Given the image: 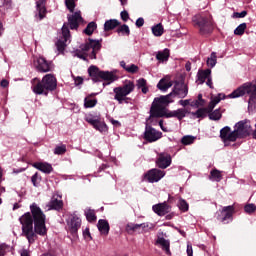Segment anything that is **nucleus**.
Instances as JSON below:
<instances>
[{"mask_svg":"<svg viewBox=\"0 0 256 256\" xmlns=\"http://www.w3.org/2000/svg\"><path fill=\"white\" fill-rule=\"evenodd\" d=\"M36 69L40 71V73H49L53 69V64L51 62H47L45 58L40 57L37 59Z\"/></svg>","mask_w":256,"mask_h":256,"instance_id":"nucleus-19","label":"nucleus"},{"mask_svg":"<svg viewBox=\"0 0 256 256\" xmlns=\"http://www.w3.org/2000/svg\"><path fill=\"white\" fill-rule=\"evenodd\" d=\"M158 125H159L160 129H161L162 131H164V133H168L169 128L165 127V125L163 124V120H160V121L158 122Z\"/></svg>","mask_w":256,"mask_h":256,"instance_id":"nucleus-58","label":"nucleus"},{"mask_svg":"<svg viewBox=\"0 0 256 256\" xmlns=\"http://www.w3.org/2000/svg\"><path fill=\"white\" fill-rule=\"evenodd\" d=\"M135 90V83L133 81L128 80L122 87H117L114 89V93H116V97H127L129 93H133Z\"/></svg>","mask_w":256,"mask_h":256,"instance_id":"nucleus-13","label":"nucleus"},{"mask_svg":"<svg viewBox=\"0 0 256 256\" xmlns=\"http://www.w3.org/2000/svg\"><path fill=\"white\" fill-rule=\"evenodd\" d=\"M152 210L154 213H156V215H158V217H165V215L171 211V207L169 204H167V202H163L153 205Z\"/></svg>","mask_w":256,"mask_h":256,"instance_id":"nucleus-18","label":"nucleus"},{"mask_svg":"<svg viewBox=\"0 0 256 256\" xmlns=\"http://www.w3.org/2000/svg\"><path fill=\"white\" fill-rule=\"evenodd\" d=\"M83 21V17H81V11L75 12L74 14L68 16V23H65L62 26V32L59 40L56 42V47L60 53L65 51V47H67L68 43H71V32L70 29H78L79 24Z\"/></svg>","mask_w":256,"mask_h":256,"instance_id":"nucleus-2","label":"nucleus"},{"mask_svg":"<svg viewBox=\"0 0 256 256\" xmlns=\"http://www.w3.org/2000/svg\"><path fill=\"white\" fill-rule=\"evenodd\" d=\"M116 27H119V21L116 19L107 20L104 24V31H113Z\"/></svg>","mask_w":256,"mask_h":256,"instance_id":"nucleus-32","label":"nucleus"},{"mask_svg":"<svg viewBox=\"0 0 256 256\" xmlns=\"http://www.w3.org/2000/svg\"><path fill=\"white\" fill-rule=\"evenodd\" d=\"M209 179L210 181H215L216 183H219L221 179H223V175H221V171L213 169L210 172Z\"/></svg>","mask_w":256,"mask_h":256,"instance_id":"nucleus-33","label":"nucleus"},{"mask_svg":"<svg viewBox=\"0 0 256 256\" xmlns=\"http://www.w3.org/2000/svg\"><path fill=\"white\" fill-rule=\"evenodd\" d=\"M83 237L86 238V239H93L91 237V232L89 231V228H86L84 231H83Z\"/></svg>","mask_w":256,"mask_h":256,"instance_id":"nucleus-57","label":"nucleus"},{"mask_svg":"<svg viewBox=\"0 0 256 256\" xmlns=\"http://www.w3.org/2000/svg\"><path fill=\"white\" fill-rule=\"evenodd\" d=\"M97 105V99L93 97H85L84 98V107L85 109H92V107H95Z\"/></svg>","mask_w":256,"mask_h":256,"instance_id":"nucleus-37","label":"nucleus"},{"mask_svg":"<svg viewBox=\"0 0 256 256\" xmlns=\"http://www.w3.org/2000/svg\"><path fill=\"white\" fill-rule=\"evenodd\" d=\"M235 17H237L238 19H243V17H247V11H242V12H236Z\"/></svg>","mask_w":256,"mask_h":256,"instance_id":"nucleus-55","label":"nucleus"},{"mask_svg":"<svg viewBox=\"0 0 256 256\" xmlns=\"http://www.w3.org/2000/svg\"><path fill=\"white\" fill-rule=\"evenodd\" d=\"M145 25V20L143 18H138L136 20V27H143Z\"/></svg>","mask_w":256,"mask_h":256,"instance_id":"nucleus-59","label":"nucleus"},{"mask_svg":"<svg viewBox=\"0 0 256 256\" xmlns=\"http://www.w3.org/2000/svg\"><path fill=\"white\" fill-rule=\"evenodd\" d=\"M97 29V24L95 22H90L84 30L86 35H93V31Z\"/></svg>","mask_w":256,"mask_h":256,"instance_id":"nucleus-42","label":"nucleus"},{"mask_svg":"<svg viewBox=\"0 0 256 256\" xmlns=\"http://www.w3.org/2000/svg\"><path fill=\"white\" fill-rule=\"evenodd\" d=\"M157 87L160 91H163L164 93L170 89V87H173V80H171V76L166 75L163 77L157 84Z\"/></svg>","mask_w":256,"mask_h":256,"instance_id":"nucleus-20","label":"nucleus"},{"mask_svg":"<svg viewBox=\"0 0 256 256\" xmlns=\"http://www.w3.org/2000/svg\"><path fill=\"white\" fill-rule=\"evenodd\" d=\"M65 5L67 9L70 11V13H73V11H75L74 0H65Z\"/></svg>","mask_w":256,"mask_h":256,"instance_id":"nucleus-48","label":"nucleus"},{"mask_svg":"<svg viewBox=\"0 0 256 256\" xmlns=\"http://www.w3.org/2000/svg\"><path fill=\"white\" fill-rule=\"evenodd\" d=\"M185 69H186V71H191V62H187L185 64Z\"/></svg>","mask_w":256,"mask_h":256,"instance_id":"nucleus-64","label":"nucleus"},{"mask_svg":"<svg viewBox=\"0 0 256 256\" xmlns=\"http://www.w3.org/2000/svg\"><path fill=\"white\" fill-rule=\"evenodd\" d=\"M67 226L71 235L77 234L79 229H81V218L77 215L76 212L70 215V219L67 222Z\"/></svg>","mask_w":256,"mask_h":256,"instance_id":"nucleus-14","label":"nucleus"},{"mask_svg":"<svg viewBox=\"0 0 256 256\" xmlns=\"http://www.w3.org/2000/svg\"><path fill=\"white\" fill-rule=\"evenodd\" d=\"M48 211H60V209H63V200H59L55 197H53L50 202L46 205Z\"/></svg>","mask_w":256,"mask_h":256,"instance_id":"nucleus-22","label":"nucleus"},{"mask_svg":"<svg viewBox=\"0 0 256 256\" xmlns=\"http://www.w3.org/2000/svg\"><path fill=\"white\" fill-rule=\"evenodd\" d=\"M186 115H187V111H185V109L183 108H179L177 110L168 111L167 119H170L171 117H175L176 119L181 121L182 119H185Z\"/></svg>","mask_w":256,"mask_h":256,"instance_id":"nucleus-23","label":"nucleus"},{"mask_svg":"<svg viewBox=\"0 0 256 256\" xmlns=\"http://www.w3.org/2000/svg\"><path fill=\"white\" fill-rule=\"evenodd\" d=\"M10 251H11V246H9L5 243L0 244V256H5Z\"/></svg>","mask_w":256,"mask_h":256,"instance_id":"nucleus-43","label":"nucleus"},{"mask_svg":"<svg viewBox=\"0 0 256 256\" xmlns=\"http://www.w3.org/2000/svg\"><path fill=\"white\" fill-rule=\"evenodd\" d=\"M245 29H247V23H242L234 30V34L243 35L245 33Z\"/></svg>","mask_w":256,"mask_h":256,"instance_id":"nucleus-44","label":"nucleus"},{"mask_svg":"<svg viewBox=\"0 0 256 256\" xmlns=\"http://www.w3.org/2000/svg\"><path fill=\"white\" fill-rule=\"evenodd\" d=\"M152 33L154 37H161L165 33V29L161 23L152 26Z\"/></svg>","mask_w":256,"mask_h":256,"instance_id":"nucleus-35","label":"nucleus"},{"mask_svg":"<svg viewBox=\"0 0 256 256\" xmlns=\"http://www.w3.org/2000/svg\"><path fill=\"white\" fill-rule=\"evenodd\" d=\"M57 88V79L52 74H47L42 81L34 86L33 91L36 95H47L49 91Z\"/></svg>","mask_w":256,"mask_h":256,"instance_id":"nucleus-6","label":"nucleus"},{"mask_svg":"<svg viewBox=\"0 0 256 256\" xmlns=\"http://www.w3.org/2000/svg\"><path fill=\"white\" fill-rule=\"evenodd\" d=\"M206 63L208 67H211V69H213V67L217 65V53L212 52L210 57H208Z\"/></svg>","mask_w":256,"mask_h":256,"instance_id":"nucleus-39","label":"nucleus"},{"mask_svg":"<svg viewBox=\"0 0 256 256\" xmlns=\"http://www.w3.org/2000/svg\"><path fill=\"white\" fill-rule=\"evenodd\" d=\"M169 55V49L165 48L164 50L157 52L156 59L157 61H160V63H165V61H169Z\"/></svg>","mask_w":256,"mask_h":256,"instance_id":"nucleus-28","label":"nucleus"},{"mask_svg":"<svg viewBox=\"0 0 256 256\" xmlns=\"http://www.w3.org/2000/svg\"><path fill=\"white\" fill-rule=\"evenodd\" d=\"M223 99H225V97L212 99L206 107L207 112L211 113L215 109V107H217L218 103H221V101H223Z\"/></svg>","mask_w":256,"mask_h":256,"instance_id":"nucleus-36","label":"nucleus"},{"mask_svg":"<svg viewBox=\"0 0 256 256\" xmlns=\"http://www.w3.org/2000/svg\"><path fill=\"white\" fill-rule=\"evenodd\" d=\"M20 256H31V251L29 249H22L19 251Z\"/></svg>","mask_w":256,"mask_h":256,"instance_id":"nucleus-56","label":"nucleus"},{"mask_svg":"<svg viewBox=\"0 0 256 256\" xmlns=\"http://www.w3.org/2000/svg\"><path fill=\"white\" fill-rule=\"evenodd\" d=\"M117 33H121V35H129L131 31L129 30V26L124 24L117 29Z\"/></svg>","mask_w":256,"mask_h":256,"instance_id":"nucleus-47","label":"nucleus"},{"mask_svg":"<svg viewBox=\"0 0 256 256\" xmlns=\"http://www.w3.org/2000/svg\"><path fill=\"white\" fill-rule=\"evenodd\" d=\"M157 243L158 245H161L162 251H165L166 255H171V249H170L171 244L169 240L161 237V238H158Z\"/></svg>","mask_w":256,"mask_h":256,"instance_id":"nucleus-27","label":"nucleus"},{"mask_svg":"<svg viewBox=\"0 0 256 256\" xmlns=\"http://www.w3.org/2000/svg\"><path fill=\"white\" fill-rule=\"evenodd\" d=\"M207 104V101L203 99V97H198L196 100L187 99V100H180L179 105L182 107H187L190 105V107H193L194 109H199V107H205Z\"/></svg>","mask_w":256,"mask_h":256,"instance_id":"nucleus-15","label":"nucleus"},{"mask_svg":"<svg viewBox=\"0 0 256 256\" xmlns=\"http://www.w3.org/2000/svg\"><path fill=\"white\" fill-rule=\"evenodd\" d=\"M120 105H123V103H129L130 98L129 97H115L114 98Z\"/></svg>","mask_w":256,"mask_h":256,"instance_id":"nucleus-53","label":"nucleus"},{"mask_svg":"<svg viewBox=\"0 0 256 256\" xmlns=\"http://www.w3.org/2000/svg\"><path fill=\"white\" fill-rule=\"evenodd\" d=\"M193 117H196V119H205L207 115H209V112L206 110L205 107L201 106L198 107V109L195 112H192Z\"/></svg>","mask_w":256,"mask_h":256,"instance_id":"nucleus-31","label":"nucleus"},{"mask_svg":"<svg viewBox=\"0 0 256 256\" xmlns=\"http://www.w3.org/2000/svg\"><path fill=\"white\" fill-rule=\"evenodd\" d=\"M92 127L96 131H99V133H107L109 131V127H107V124L101 118Z\"/></svg>","mask_w":256,"mask_h":256,"instance_id":"nucleus-26","label":"nucleus"},{"mask_svg":"<svg viewBox=\"0 0 256 256\" xmlns=\"http://www.w3.org/2000/svg\"><path fill=\"white\" fill-rule=\"evenodd\" d=\"M208 117L211 121H219L223 115L221 114V110L216 109L210 113H208Z\"/></svg>","mask_w":256,"mask_h":256,"instance_id":"nucleus-38","label":"nucleus"},{"mask_svg":"<svg viewBox=\"0 0 256 256\" xmlns=\"http://www.w3.org/2000/svg\"><path fill=\"white\" fill-rule=\"evenodd\" d=\"M244 211L246 213H255L256 211V205L255 204H248L244 207Z\"/></svg>","mask_w":256,"mask_h":256,"instance_id":"nucleus-51","label":"nucleus"},{"mask_svg":"<svg viewBox=\"0 0 256 256\" xmlns=\"http://www.w3.org/2000/svg\"><path fill=\"white\" fill-rule=\"evenodd\" d=\"M173 103L172 97H158L154 98L152 105L150 107V116L146 119V122L152 121L159 117H166L169 115V104Z\"/></svg>","mask_w":256,"mask_h":256,"instance_id":"nucleus-4","label":"nucleus"},{"mask_svg":"<svg viewBox=\"0 0 256 256\" xmlns=\"http://www.w3.org/2000/svg\"><path fill=\"white\" fill-rule=\"evenodd\" d=\"M0 86L3 87L4 89L6 87H9V81L7 79H3L1 82H0Z\"/></svg>","mask_w":256,"mask_h":256,"instance_id":"nucleus-61","label":"nucleus"},{"mask_svg":"<svg viewBox=\"0 0 256 256\" xmlns=\"http://www.w3.org/2000/svg\"><path fill=\"white\" fill-rule=\"evenodd\" d=\"M189 93V87L185 82L183 81H176L173 87V90L170 94L166 95L165 97H173V96H178V97H187Z\"/></svg>","mask_w":256,"mask_h":256,"instance_id":"nucleus-11","label":"nucleus"},{"mask_svg":"<svg viewBox=\"0 0 256 256\" xmlns=\"http://www.w3.org/2000/svg\"><path fill=\"white\" fill-rule=\"evenodd\" d=\"M233 211V206H225L221 211V215L218 216V221H221V223H229V221H233Z\"/></svg>","mask_w":256,"mask_h":256,"instance_id":"nucleus-17","label":"nucleus"},{"mask_svg":"<svg viewBox=\"0 0 256 256\" xmlns=\"http://www.w3.org/2000/svg\"><path fill=\"white\" fill-rule=\"evenodd\" d=\"M84 215L88 223H95V221H97V215L95 214V210L91 208H86L84 211Z\"/></svg>","mask_w":256,"mask_h":256,"instance_id":"nucleus-29","label":"nucleus"},{"mask_svg":"<svg viewBox=\"0 0 256 256\" xmlns=\"http://www.w3.org/2000/svg\"><path fill=\"white\" fill-rule=\"evenodd\" d=\"M127 73H137L139 71V66L135 64H129L128 67L126 68Z\"/></svg>","mask_w":256,"mask_h":256,"instance_id":"nucleus-49","label":"nucleus"},{"mask_svg":"<svg viewBox=\"0 0 256 256\" xmlns=\"http://www.w3.org/2000/svg\"><path fill=\"white\" fill-rule=\"evenodd\" d=\"M187 255L188 256H193V246L187 245Z\"/></svg>","mask_w":256,"mask_h":256,"instance_id":"nucleus-62","label":"nucleus"},{"mask_svg":"<svg viewBox=\"0 0 256 256\" xmlns=\"http://www.w3.org/2000/svg\"><path fill=\"white\" fill-rule=\"evenodd\" d=\"M151 125H155L152 121L146 122L145 131H144V139L148 143H155V141H159L161 137H163V133Z\"/></svg>","mask_w":256,"mask_h":256,"instance_id":"nucleus-9","label":"nucleus"},{"mask_svg":"<svg viewBox=\"0 0 256 256\" xmlns=\"http://www.w3.org/2000/svg\"><path fill=\"white\" fill-rule=\"evenodd\" d=\"M249 135L247 123L245 121H239L235 124V129L231 131V127L225 126L220 130V139H222L225 147L229 143H235L237 139H243Z\"/></svg>","mask_w":256,"mask_h":256,"instance_id":"nucleus-3","label":"nucleus"},{"mask_svg":"<svg viewBox=\"0 0 256 256\" xmlns=\"http://www.w3.org/2000/svg\"><path fill=\"white\" fill-rule=\"evenodd\" d=\"M80 48L83 52V54H78L80 59H86V57L97 59V53L101 50V42L99 40L89 39V41L82 44Z\"/></svg>","mask_w":256,"mask_h":256,"instance_id":"nucleus-7","label":"nucleus"},{"mask_svg":"<svg viewBox=\"0 0 256 256\" xmlns=\"http://www.w3.org/2000/svg\"><path fill=\"white\" fill-rule=\"evenodd\" d=\"M111 123H112V125H114V127H121V122H119L117 120L112 119Z\"/></svg>","mask_w":256,"mask_h":256,"instance_id":"nucleus-63","label":"nucleus"},{"mask_svg":"<svg viewBox=\"0 0 256 256\" xmlns=\"http://www.w3.org/2000/svg\"><path fill=\"white\" fill-rule=\"evenodd\" d=\"M192 22L199 29L200 35H209L215 29V22L211 14H196L192 17Z\"/></svg>","mask_w":256,"mask_h":256,"instance_id":"nucleus-5","label":"nucleus"},{"mask_svg":"<svg viewBox=\"0 0 256 256\" xmlns=\"http://www.w3.org/2000/svg\"><path fill=\"white\" fill-rule=\"evenodd\" d=\"M33 167L42 173H46V175H49L53 172V166L47 162H35Z\"/></svg>","mask_w":256,"mask_h":256,"instance_id":"nucleus-21","label":"nucleus"},{"mask_svg":"<svg viewBox=\"0 0 256 256\" xmlns=\"http://www.w3.org/2000/svg\"><path fill=\"white\" fill-rule=\"evenodd\" d=\"M177 207L182 213H187V211H189V203H187V200L181 197L177 202Z\"/></svg>","mask_w":256,"mask_h":256,"instance_id":"nucleus-34","label":"nucleus"},{"mask_svg":"<svg viewBox=\"0 0 256 256\" xmlns=\"http://www.w3.org/2000/svg\"><path fill=\"white\" fill-rule=\"evenodd\" d=\"M155 163L158 169H167V167H171L173 159L171 158V154L163 152L158 154Z\"/></svg>","mask_w":256,"mask_h":256,"instance_id":"nucleus-12","label":"nucleus"},{"mask_svg":"<svg viewBox=\"0 0 256 256\" xmlns=\"http://www.w3.org/2000/svg\"><path fill=\"white\" fill-rule=\"evenodd\" d=\"M195 139H197V137L191 136V135H186V136L182 137L181 143H182V145H193V143H195Z\"/></svg>","mask_w":256,"mask_h":256,"instance_id":"nucleus-40","label":"nucleus"},{"mask_svg":"<svg viewBox=\"0 0 256 256\" xmlns=\"http://www.w3.org/2000/svg\"><path fill=\"white\" fill-rule=\"evenodd\" d=\"M121 19L123 21H129V12H127L126 10L122 11L121 12Z\"/></svg>","mask_w":256,"mask_h":256,"instance_id":"nucleus-54","label":"nucleus"},{"mask_svg":"<svg viewBox=\"0 0 256 256\" xmlns=\"http://www.w3.org/2000/svg\"><path fill=\"white\" fill-rule=\"evenodd\" d=\"M30 211L22 215L19 221L22 226V237L27 239L29 245H33L37 241V235L40 237L47 235V226L46 216L36 203L30 206Z\"/></svg>","mask_w":256,"mask_h":256,"instance_id":"nucleus-1","label":"nucleus"},{"mask_svg":"<svg viewBox=\"0 0 256 256\" xmlns=\"http://www.w3.org/2000/svg\"><path fill=\"white\" fill-rule=\"evenodd\" d=\"M165 177V171L159 168H152L142 176V181L146 183H159Z\"/></svg>","mask_w":256,"mask_h":256,"instance_id":"nucleus-10","label":"nucleus"},{"mask_svg":"<svg viewBox=\"0 0 256 256\" xmlns=\"http://www.w3.org/2000/svg\"><path fill=\"white\" fill-rule=\"evenodd\" d=\"M197 77H198V83L200 85H203L205 81L211 78V69L199 70Z\"/></svg>","mask_w":256,"mask_h":256,"instance_id":"nucleus-25","label":"nucleus"},{"mask_svg":"<svg viewBox=\"0 0 256 256\" xmlns=\"http://www.w3.org/2000/svg\"><path fill=\"white\" fill-rule=\"evenodd\" d=\"M256 110V97H250L248 100V111L253 112Z\"/></svg>","mask_w":256,"mask_h":256,"instance_id":"nucleus-45","label":"nucleus"},{"mask_svg":"<svg viewBox=\"0 0 256 256\" xmlns=\"http://www.w3.org/2000/svg\"><path fill=\"white\" fill-rule=\"evenodd\" d=\"M86 123H89V125L93 126L95 125V123L101 119V115L100 114H93V113H89L86 114L84 117Z\"/></svg>","mask_w":256,"mask_h":256,"instance_id":"nucleus-30","label":"nucleus"},{"mask_svg":"<svg viewBox=\"0 0 256 256\" xmlns=\"http://www.w3.org/2000/svg\"><path fill=\"white\" fill-rule=\"evenodd\" d=\"M74 83H75V85L76 86H78V85H82V83H83V78L82 77H75L74 78Z\"/></svg>","mask_w":256,"mask_h":256,"instance_id":"nucleus-60","label":"nucleus"},{"mask_svg":"<svg viewBox=\"0 0 256 256\" xmlns=\"http://www.w3.org/2000/svg\"><path fill=\"white\" fill-rule=\"evenodd\" d=\"M45 3H47V0H38L36 2V21H42V19H45L47 15V8H45Z\"/></svg>","mask_w":256,"mask_h":256,"instance_id":"nucleus-16","label":"nucleus"},{"mask_svg":"<svg viewBox=\"0 0 256 256\" xmlns=\"http://www.w3.org/2000/svg\"><path fill=\"white\" fill-rule=\"evenodd\" d=\"M98 230L100 231L101 235H109V222L105 219H100L97 224Z\"/></svg>","mask_w":256,"mask_h":256,"instance_id":"nucleus-24","label":"nucleus"},{"mask_svg":"<svg viewBox=\"0 0 256 256\" xmlns=\"http://www.w3.org/2000/svg\"><path fill=\"white\" fill-rule=\"evenodd\" d=\"M147 86V80H145V78H140L137 80V83H136V87L138 89H141L143 87H146Z\"/></svg>","mask_w":256,"mask_h":256,"instance_id":"nucleus-52","label":"nucleus"},{"mask_svg":"<svg viewBox=\"0 0 256 256\" xmlns=\"http://www.w3.org/2000/svg\"><path fill=\"white\" fill-rule=\"evenodd\" d=\"M127 231H137V229H141V225L139 224H134V223H129L126 226Z\"/></svg>","mask_w":256,"mask_h":256,"instance_id":"nucleus-50","label":"nucleus"},{"mask_svg":"<svg viewBox=\"0 0 256 256\" xmlns=\"http://www.w3.org/2000/svg\"><path fill=\"white\" fill-rule=\"evenodd\" d=\"M67 153V145L61 144L54 148V155H65Z\"/></svg>","mask_w":256,"mask_h":256,"instance_id":"nucleus-41","label":"nucleus"},{"mask_svg":"<svg viewBox=\"0 0 256 256\" xmlns=\"http://www.w3.org/2000/svg\"><path fill=\"white\" fill-rule=\"evenodd\" d=\"M89 76L91 77L92 81H108V85L110 83H113V81H117L118 77L115 72H109V71H101L96 66H90L88 68Z\"/></svg>","mask_w":256,"mask_h":256,"instance_id":"nucleus-8","label":"nucleus"},{"mask_svg":"<svg viewBox=\"0 0 256 256\" xmlns=\"http://www.w3.org/2000/svg\"><path fill=\"white\" fill-rule=\"evenodd\" d=\"M31 181H32V184L35 186V187H39V185H41V176L39 175V173H35L32 177H31Z\"/></svg>","mask_w":256,"mask_h":256,"instance_id":"nucleus-46","label":"nucleus"}]
</instances>
